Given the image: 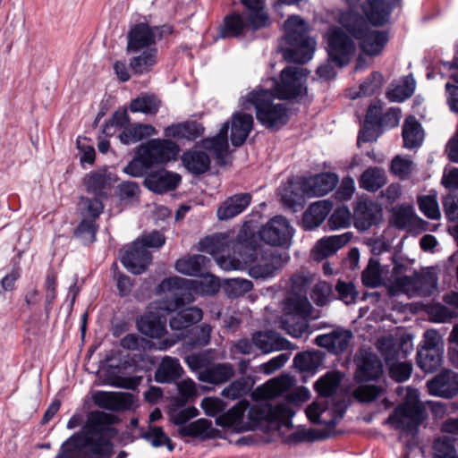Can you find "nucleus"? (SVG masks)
Listing matches in <instances>:
<instances>
[{"mask_svg":"<svg viewBox=\"0 0 458 458\" xmlns=\"http://www.w3.org/2000/svg\"><path fill=\"white\" fill-rule=\"evenodd\" d=\"M332 204L327 200H319L311 204L302 217L303 227L312 230L319 226L332 209Z\"/></svg>","mask_w":458,"mask_h":458,"instance_id":"c9c22d12","label":"nucleus"},{"mask_svg":"<svg viewBox=\"0 0 458 458\" xmlns=\"http://www.w3.org/2000/svg\"><path fill=\"white\" fill-rule=\"evenodd\" d=\"M383 280L379 263L370 260L366 269L362 272L363 284L369 287H377L381 284Z\"/></svg>","mask_w":458,"mask_h":458,"instance_id":"0e129e2a","label":"nucleus"},{"mask_svg":"<svg viewBox=\"0 0 458 458\" xmlns=\"http://www.w3.org/2000/svg\"><path fill=\"white\" fill-rule=\"evenodd\" d=\"M203 133V127L195 122H186L168 126L165 136L168 138L195 140Z\"/></svg>","mask_w":458,"mask_h":458,"instance_id":"c03bdc74","label":"nucleus"},{"mask_svg":"<svg viewBox=\"0 0 458 458\" xmlns=\"http://www.w3.org/2000/svg\"><path fill=\"white\" fill-rule=\"evenodd\" d=\"M305 21L299 15H290L284 21L285 37L289 45L284 57H312L316 50V41L307 35Z\"/></svg>","mask_w":458,"mask_h":458,"instance_id":"9d476101","label":"nucleus"},{"mask_svg":"<svg viewBox=\"0 0 458 458\" xmlns=\"http://www.w3.org/2000/svg\"><path fill=\"white\" fill-rule=\"evenodd\" d=\"M82 182L89 194L102 199L107 198L113 187L111 175L104 169L87 174Z\"/></svg>","mask_w":458,"mask_h":458,"instance_id":"5701e85b","label":"nucleus"},{"mask_svg":"<svg viewBox=\"0 0 458 458\" xmlns=\"http://www.w3.org/2000/svg\"><path fill=\"white\" fill-rule=\"evenodd\" d=\"M293 234V227L283 216L272 217L259 231V237L262 242L271 246L284 248L291 246Z\"/></svg>","mask_w":458,"mask_h":458,"instance_id":"9b49d317","label":"nucleus"},{"mask_svg":"<svg viewBox=\"0 0 458 458\" xmlns=\"http://www.w3.org/2000/svg\"><path fill=\"white\" fill-rule=\"evenodd\" d=\"M443 352L421 348L417 353V364L425 372L430 373L441 366Z\"/></svg>","mask_w":458,"mask_h":458,"instance_id":"09e8293b","label":"nucleus"},{"mask_svg":"<svg viewBox=\"0 0 458 458\" xmlns=\"http://www.w3.org/2000/svg\"><path fill=\"white\" fill-rule=\"evenodd\" d=\"M99 197H81L78 203V210L81 217L98 219L103 212L104 204Z\"/></svg>","mask_w":458,"mask_h":458,"instance_id":"8fccbe9b","label":"nucleus"},{"mask_svg":"<svg viewBox=\"0 0 458 458\" xmlns=\"http://www.w3.org/2000/svg\"><path fill=\"white\" fill-rule=\"evenodd\" d=\"M415 86V80L411 76H405L398 83L392 85L386 96L392 102H403L413 94Z\"/></svg>","mask_w":458,"mask_h":458,"instance_id":"de8ad7c7","label":"nucleus"},{"mask_svg":"<svg viewBox=\"0 0 458 458\" xmlns=\"http://www.w3.org/2000/svg\"><path fill=\"white\" fill-rule=\"evenodd\" d=\"M379 213L378 207L370 200L359 201L353 212L355 227L360 231H366L377 221Z\"/></svg>","mask_w":458,"mask_h":458,"instance_id":"2f4dec72","label":"nucleus"},{"mask_svg":"<svg viewBox=\"0 0 458 458\" xmlns=\"http://www.w3.org/2000/svg\"><path fill=\"white\" fill-rule=\"evenodd\" d=\"M342 378L340 372L327 373L315 383V389L320 395L331 396L336 392Z\"/></svg>","mask_w":458,"mask_h":458,"instance_id":"864d4df0","label":"nucleus"},{"mask_svg":"<svg viewBox=\"0 0 458 458\" xmlns=\"http://www.w3.org/2000/svg\"><path fill=\"white\" fill-rule=\"evenodd\" d=\"M97 219L81 217V221L76 229V234L86 243L93 242L96 240L98 231Z\"/></svg>","mask_w":458,"mask_h":458,"instance_id":"774afa93","label":"nucleus"},{"mask_svg":"<svg viewBox=\"0 0 458 458\" xmlns=\"http://www.w3.org/2000/svg\"><path fill=\"white\" fill-rule=\"evenodd\" d=\"M420 210L429 219H438L440 209L436 195H424L418 198Z\"/></svg>","mask_w":458,"mask_h":458,"instance_id":"69168bd1","label":"nucleus"},{"mask_svg":"<svg viewBox=\"0 0 458 458\" xmlns=\"http://www.w3.org/2000/svg\"><path fill=\"white\" fill-rule=\"evenodd\" d=\"M431 395L452 398L458 393V374L452 370H444L427 382Z\"/></svg>","mask_w":458,"mask_h":458,"instance_id":"f3484780","label":"nucleus"},{"mask_svg":"<svg viewBox=\"0 0 458 458\" xmlns=\"http://www.w3.org/2000/svg\"><path fill=\"white\" fill-rule=\"evenodd\" d=\"M183 369L178 359L165 356L155 373V379L159 383H170L181 377Z\"/></svg>","mask_w":458,"mask_h":458,"instance_id":"58836bf2","label":"nucleus"},{"mask_svg":"<svg viewBox=\"0 0 458 458\" xmlns=\"http://www.w3.org/2000/svg\"><path fill=\"white\" fill-rule=\"evenodd\" d=\"M358 39L360 50L367 55L375 56L381 54L388 41V34L386 31L368 30Z\"/></svg>","mask_w":458,"mask_h":458,"instance_id":"f704fd0d","label":"nucleus"},{"mask_svg":"<svg viewBox=\"0 0 458 458\" xmlns=\"http://www.w3.org/2000/svg\"><path fill=\"white\" fill-rule=\"evenodd\" d=\"M248 408L249 403L246 400L240 401L228 411L216 419V425L232 428L233 431L238 432L245 430L246 426L243 423V416Z\"/></svg>","mask_w":458,"mask_h":458,"instance_id":"7c9ffc66","label":"nucleus"},{"mask_svg":"<svg viewBox=\"0 0 458 458\" xmlns=\"http://www.w3.org/2000/svg\"><path fill=\"white\" fill-rule=\"evenodd\" d=\"M212 422L206 419H199L179 429L183 437H199L208 438L212 437Z\"/></svg>","mask_w":458,"mask_h":458,"instance_id":"3c124183","label":"nucleus"},{"mask_svg":"<svg viewBox=\"0 0 458 458\" xmlns=\"http://www.w3.org/2000/svg\"><path fill=\"white\" fill-rule=\"evenodd\" d=\"M151 253L140 242H135L122 257L123 265L131 273H143L151 262Z\"/></svg>","mask_w":458,"mask_h":458,"instance_id":"6ab92c4d","label":"nucleus"},{"mask_svg":"<svg viewBox=\"0 0 458 458\" xmlns=\"http://www.w3.org/2000/svg\"><path fill=\"white\" fill-rule=\"evenodd\" d=\"M339 182L334 173H321L306 178L302 183L303 191L309 196H323L333 191Z\"/></svg>","mask_w":458,"mask_h":458,"instance_id":"4be33fe9","label":"nucleus"},{"mask_svg":"<svg viewBox=\"0 0 458 458\" xmlns=\"http://www.w3.org/2000/svg\"><path fill=\"white\" fill-rule=\"evenodd\" d=\"M383 374V365L377 355L360 352L357 359V370L354 378L359 383L378 379Z\"/></svg>","mask_w":458,"mask_h":458,"instance_id":"a211bd4d","label":"nucleus"},{"mask_svg":"<svg viewBox=\"0 0 458 458\" xmlns=\"http://www.w3.org/2000/svg\"><path fill=\"white\" fill-rule=\"evenodd\" d=\"M202 317V310L197 307H190L177 312L169 321L171 329L175 333L159 342L157 349L165 351L174 346L185 336L183 331L191 325L200 321Z\"/></svg>","mask_w":458,"mask_h":458,"instance_id":"f8f14e48","label":"nucleus"},{"mask_svg":"<svg viewBox=\"0 0 458 458\" xmlns=\"http://www.w3.org/2000/svg\"><path fill=\"white\" fill-rule=\"evenodd\" d=\"M114 417L94 411L89 413L81 432L73 434L61 446L55 458H107L114 449L111 438L115 432L111 425Z\"/></svg>","mask_w":458,"mask_h":458,"instance_id":"f03ea898","label":"nucleus"},{"mask_svg":"<svg viewBox=\"0 0 458 458\" xmlns=\"http://www.w3.org/2000/svg\"><path fill=\"white\" fill-rule=\"evenodd\" d=\"M352 233L346 232L338 235L321 238L314 246L311 256L314 260L321 261L335 254L338 250L346 245L352 239Z\"/></svg>","mask_w":458,"mask_h":458,"instance_id":"412c9836","label":"nucleus"},{"mask_svg":"<svg viewBox=\"0 0 458 458\" xmlns=\"http://www.w3.org/2000/svg\"><path fill=\"white\" fill-rule=\"evenodd\" d=\"M293 378L288 375H282L268 380L266 384L257 387L253 396L259 400L249 411L250 417L256 420H279L284 425L289 426L294 411L291 403H300L310 398V392L305 387H298L287 396V402L275 406L267 403V400L276 398L287 393L293 386Z\"/></svg>","mask_w":458,"mask_h":458,"instance_id":"7ed1b4c3","label":"nucleus"},{"mask_svg":"<svg viewBox=\"0 0 458 458\" xmlns=\"http://www.w3.org/2000/svg\"><path fill=\"white\" fill-rule=\"evenodd\" d=\"M417 296L430 295L437 286V276L432 270L416 273Z\"/></svg>","mask_w":458,"mask_h":458,"instance_id":"5fc2aeb1","label":"nucleus"},{"mask_svg":"<svg viewBox=\"0 0 458 458\" xmlns=\"http://www.w3.org/2000/svg\"><path fill=\"white\" fill-rule=\"evenodd\" d=\"M352 214L345 206H339L331 215L328 224L332 230L344 229L350 226Z\"/></svg>","mask_w":458,"mask_h":458,"instance_id":"680f3d73","label":"nucleus"},{"mask_svg":"<svg viewBox=\"0 0 458 458\" xmlns=\"http://www.w3.org/2000/svg\"><path fill=\"white\" fill-rule=\"evenodd\" d=\"M174 33V26L168 23L151 26L148 22H139L127 33V51L135 54L142 52L144 55L138 57H156L157 42Z\"/></svg>","mask_w":458,"mask_h":458,"instance_id":"0eeeda50","label":"nucleus"},{"mask_svg":"<svg viewBox=\"0 0 458 458\" xmlns=\"http://www.w3.org/2000/svg\"><path fill=\"white\" fill-rule=\"evenodd\" d=\"M352 337L351 331L336 329L329 334L318 335L315 338V344L333 353H339L347 348Z\"/></svg>","mask_w":458,"mask_h":458,"instance_id":"c85d7f7f","label":"nucleus"},{"mask_svg":"<svg viewBox=\"0 0 458 458\" xmlns=\"http://www.w3.org/2000/svg\"><path fill=\"white\" fill-rule=\"evenodd\" d=\"M180 181L179 174L162 169L148 174L144 179V185L155 193H164L174 190Z\"/></svg>","mask_w":458,"mask_h":458,"instance_id":"b1692460","label":"nucleus"},{"mask_svg":"<svg viewBox=\"0 0 458 458\" xmlns=\"http://www.w3.org/2000/svg\"><path fill=\"white\" fill-rule=\"evenodd\" d=\"M201 250L215 256L217 265L224 270H238L243 265L249 264L252 260V254L254 252V241L243 240L242 233L238 234L237 241L233 242L232 249L233 250V256L219 255L229 249L230 245L225 243V238L221 236H215L207 238L201 242Z\"/></svg>","mask_w":458,"mask_h":458,"instance_id":"423d86ee","label":"nucleus"},{"mask_svg":"<svg viewBox=\"0 0 458 458\" xmlns=\"http://www.w3.org/2000/svg\"><path fill=\"white\" fill-rule=\"evenodd\" d=\"M327 44L328 57H348L356 50L354 41L341 28L329 30Z\"/></svg>","mask_w":458,"mask_h":458,"instance_id":"aec40b11","label":"nucleus"},{"mask_svg":"<svg viewBox=\"0 0 458 458\" xmlns=\"http://www.w3.org/2000/svg\"><path fill=\"white\" fill-rule=\"evenodd\" d=\"M227 132L228 123H225L215 137L207 138L202 141V147L211 151L219 162L223 161L227 155Z\"/></svg>","mask_w":458,"mask_h":458,"instance_id":"a19ab883","label":"nucleus"},{"mask_svg":"<svg viewBox=\"0 0 458 458\" xmlns=\"http://www.w3.org/2000/svg\"><path fill=\"white\" fill-rule=\"evenodd\" d=\"M433 458H458L454 441L447 437H438L433 445Z\"/></svg>","mask_w":458,"mask_h":458,"instance_id":"13d9d810","label":"nucleus"},{"mask_svg":"<svg viewBox=\"0 0 458 458\" xmlns=\"http://www.w3.org/2000/svg\"><path fill=\"white\" fill-rule=\"evenodd\" d=\"M411 270L407 261L394 259V267L388 278L389 293L396 295L405 293L409 296H417L416 272L408 274Z\"/></svg>","mask_w":458,"mask_h":458,"instance_id":"2eb2a0df","label":"nucleus"},{"mask_svg":"<svg viewBox=\"0 0 458 458\" xmlns=\"http://www.w3.org/2000/svg\"><path fill=\"white\" fill-rule=\"evenodd\" d=\"M424 409L419 400V391L408 387L405 401L399 404L386 422L394 428L413 434L425 418Z\"/></svg>","mask_w":458,"mask_h":458,"instance_id":"1a4fd4ad","label":"nucleus"},{"mask_svg":"<svg viewBox=\"0 0 458 458\" xmlns=\"http://www.w3.org/2000/svg\"><path fill=\"white\" fill-rule=\"evenodd\" d=\"M219 287L218 279L209 274L196 280L184 279L179 276L165 278L157 287V293L165 294L167 299L160 303L159 309L172 312L182 306V292L185 289L192 288L201 294L213 295L218 292Z\"/></svg>","mask_w":458,"mask_h":458,"instance_id":"39448f33","label":"nucleus"},{"mask_svg":"<svg viewBox=\"0 0 458 458\" xmlns=\"http://www.w3.org/2000/svg\"><path fill=\"white\" fill-rule=\"evenodd\" d=\"M243 10H235L224 19L217 38H242L249 30H258L270 25L265 10V0H240Z\"/></svg>","mask_w":458,"mask_h":458,"instance_id":"20e7f679","label":"nucleus"},{"mask_svg":"<svg viewBox=\"0 0 458 458\" xmlns=\"http://www.w3.org/2000/svg\"><path fill=\"white\" fill-rule=\"evenodd\" d=\"M137 327L141 334L157 339L162 338L166 332L165 321L150 311L137 320Z\"/></svg>","mask_w":458,"mask_h":458,"instance_id":"4c0bfd02","label":"nucleus"},{"mask_svg":"<svg viewBox=\"0 0 458 458\" xmlns=\"http://www.w3.org/2000/svg\"><path fill=\"white\" fill-rule=\"evenodd\" d=\"M94 403L103 409L110 411H123L130 409L133 398L128 393H114L98 391L93 395Z\"/></svg>","mask_w":458,"mask_h":458,"instance_id":"393cba45","label":"nucleus"},{"mask_svg":"<svg viewBox=\"0 0 458 458\" xmlns=\"http://www.w3.org/2000/svg\"><path fill=\"white\" fill-rule=\"evenodd\" d=\"M314 281V275L308 271H300L289 279L290 293L305 295L309 287Z\"/></svg>","mask_w":458,"mask_h":458,"instance_id":"4d7b16f0","label":"nucleus"},{"mask_svg":"<svg viewBox=\"0 0 458 458\" xmlns=\"http://www.w3.org/2000/svg\"><path fill=\"white\" fill-rule=\"evenodd\" d=\"M383 392V388L376 385L360 384L357 386L352 395L360 403H371Z\"/></svg>","mask_w":458,"mask_h":458,"instance_id":"052dcab7","label":"nucleus"},{"mask_svg":"<svg viewBox=\"0 0 458 458\" xmlns=\"http://www.w3.org/2000/svg\"><path fill=\"white\" fill-rule=\"evenodd\" d=\"M256 250L252 254V260L249 266V275L255 279L268 278L288 262L289 257L282 255L277 250H266L254 258Z\"/></svg>","mask_w":458,"mask_h":458,"instance_id":"ddd939ff","label":"nucleus"},{"mask_svg":"<svg viewBox=\"0 0 458 458\" xmlns=\"http://www.w3.org/2000/svg\"><path fill=\"white\" fill-rule=\"evenodd\" d=\"M253 344L263 353L291 348V343L272 331H259L252 335Z\"/></svg>","mask_w":458,"mask_h":458,"instance_id":"c756f323","label":"nucleus"},{"mask_svg":"<svg viewBox=\"0 0 458 458\" xmlns=\"http://www.w3.org/2000/svg\"><path fill=\"white\" fill-rule=\"evenodd\" d=\"M209 262V259L203 255H192L179 259L175 264V270L182 275L196 276L201 273Z\"/></svg>","mask_w":458,"mask_h":458,"instance_id":"37998d69","label":"nucleus"},{"mask_svg":"<svg viewBox=\"0 0 458 458\" xmlns=\"http://www.w3.org/2000/svg\"><path fill=\"white\" fill-rule=\"evenodd\" d=\"M339 21L354 38H360L369 30L368 20L352 8L341 13Z\"/></svg>","mask_w":458,"mask_h":458,"instance_id":"e433bc0d","label":"nucleus"},{"mask_svg":"<svg viewBox=\"0 0 458 458\" xmlns=\"http://www.w3.org/2000/svg\"><path fill=\"white\" fill-rule=\"evenodd\" d=\"M155 64V59H117L114 70L121 81H127L132 74L146 72Z\"/></svg>","mask_w":458,"mask_h":458,"instance_id":"bb28decb","label":"nucleus"},{"mask_svg":"<svg viewBox=\"0 0 458 458\" xmlns=\"http://www.w3.org/2000/svg\"><path fill=\"white\" fill-rule=\"evenodd\" d=\"M156 129L148 124L128 125L120 133V140L123 144H131L141 140L145 137L156 135Z\"/></svg>","mask_w":458,"mask_h":458,"instance_id":"49530a36","label":"nucleus"},{"mask_svg":"<svg viewBox=\"0 0 458 458\" xmlns=\"http://www.w3.org/2000/svg\"><path fill=\"white\" fill-rule=\"evenodd\" d=\"M253 126L251 114L236 113L231 122V142L233 146L242 145L249 136Z\"/></svg>","mask_w":458,"mask_h":458,"instance_id":"72a5a7b5","label":"nucleus"},{"mask_svg":"<svg viewBox=\"0 0 458 458\" xmlns=\"http://www.w3.org/2000/svg\"><path fill=\"white\" fill-rule=\"evenodd\" d=\"M444 304H435L430 308L429 315L433 321L446 323L458 318V293L452 292L444 295Z\"/></svg>","mask_w":458,"mask_h":458,"instance_id":"cd10ccee","label":"nucleus"},{"mask_svg":"<svg viewBox=\"0 0 458 458\" xmlns=\"http://www.w3.org/2000/svg\"><path fill=\"white\" fill-rule=\"evenodd\" d=\"M233 375L234 369L230 363H217L199 371L197 378L204 383L220 385L228 381Z\"/></svg>","mask_w":458,"mask_h":458,"instance_id":"473e14b6","label":"nucleus"},{"mask_svg":"<svg viewBox=\"0 0 458 458\" xmlns=\"http://www.w3.org/2000/svg\"><path fill=\"white\" fill-rule=\"evenodd\" d=\"M312 306L306 295L289 293L283 305L282 327L290 335L299 338L309 331L307 318Z\"/></svg>","mask_w":458,"mask_h":458,"instance_id":"6e6552de","label":"nucleus"},{"mask_svg":"<svg viewBox=\"0 0 458 458\" xmlns=\"http://www.w3.org/2000/svg\"><path fill=\"white\" fill-rule=\"evenodd\" d=\"M159 108V101L153 96H143L131 101L130 109L131 112H140L153 114Z\"/></svg>","mask_w":458,"mask_h":458,"instance_id":"bf43d9fd","label":"nucleus"},{"mask_svg":"<svg viewBox=\"0 0 458 458\" xmlns=\"http://www.w3.org/2000/svg\"><path fill=\"white\" fill-rule=\"evenodd\" d=\"M386 183V173L379 167H369L362 173L359 180L360 187L368 191H377Z\"/></svg>","mask_w":458,"mask_h":458,"instance_id":"a18cd8bd","label":"nucleus"},{"mask_svg":"<svg viewBox=\"0 0 458 458\" xmlns=\"http://www.w3.org/2000/svg\"><path fill=\"white\" fill-rule=\"evenodd\" d=\"M402 134L403 146L410 149L420 147L424 140V131L413 116L405 119Z\"/></svg>","mask_w":458,"mask_h":458,"instance_id":"ea45409f","label":"nucleus"},{"mask_svg":"<svg viewBox=\"0 0 458 458\" xmlns=\"http://www.w3.org/2000/svg\"><path fill=\"white\" fill-rule=\"evenodd\" d=\"M250 193H237L224 200L218 207L216 216L220 221H227L242 213L250 204Z\"/></svg>","mask_w":458,"mask_h":458,"instance_id":"a878e982","label":"nucleus"},{"mask_svg":"<svg viewBox=\"0 0 458 458\" xmlns=\"http://www.w3.org/2000/svg\"><path fill=\"white\" fill-rule=\"evenodd\" d=\"M138 149L151 167L175 159L178 146L169 140L153 139L139 146Z\"/></svg>","mask_w":458,"mask_h":458,"instance_id":"4468645a","label":"nucleus"},{"mask_svg":"<svg viewBox=\"0 0 458 458\" xmlns=\"http://www.w3.org/2000/svg\"><path fill=\"white\" fill-rule=\"evenodd\" d=\"M309 72L298 65L288 66L281 72V81L272 90L259 87L242 98L243 108L253 106L256 118L267 129L274 130L285 125L289 120L285 105L275 102V98L304 101L308 98L307 80Z\"/></svg>","mask_w":458,"mask_h":458,"instance_id":"f257e3e1","label":"nucleus"},{"mask_svg":"<svg viewBox=\"0 0 458 458\" xmlns=\"http://www.w3.org/2000/svg\"><path fill=\"white\" fill-rule=\"evenodd\" d=\"M252 287V282L248 279L230 278L225 282V291L231 298L242 296L250 292Z\"/></svg>","mask_w":458,"mask_h":458,"instance_id":"e2e57ef3","label":"nucleus"},{"mask_svg":"<svg viewBox=\"0 0 458 458\" xmlns=\"http://www.w3.org/2000/svg\"><path fill=\"white\" fill-rule=\"evenodd\" d=\"M332 285L327 282H318L314 285L310 297L318 306L327 305L332 299Z\"/></svg>","mask_w":458,"mask_h":458,"instance_id":"338daca9","label":"nucleus"},{"mask_svg":"<svg viewBox=\"0 0 458 458\" xmlns=\"http://www.w3.org/2000/svg\"><path fill=\"white\" fill-rule=\"evenodd\" d=\"M400 1L367 0V3L361 5V9L371 25L380 27L389 21L393 9L399 4Z\"/></svg>","mask_w":458,"mask_h":458,"instance_id":"dca6fc26","label":"nucleus"},{"mask_svg":"<svg viewBox=\"0 0 458 458\" xmlns=\"http://www.w3.org/2000/svg\"><path fill=\"white\" fill-rule=\"evenodd\" d=\"M323 361L320 352L310 351L298 353L293 360L295 367L301 371H314Z\"/></svg>","mask_w":458,"mask_h":458,"instance_id":"603ef678","label":"nucleus"},{"mask_svg":"<svg viewBox=\"0 0 458 458\" xmlns=\"http://www.w3.org/2000/svg\"><path fill=\"white\" fill-rule=\"evenodd\" d=\"M383 84V76L379 72H373L360 86L358 91H351L349 96L352 99L362 97H369L376 93Z\"/></svg>","mask_w":458,"mask_h":458,"instance_id":"6e6d98bb","label":"nucleus"},{"mask_svg":"<svg viewBox=\"0 0 458 458\" xmlns=\"http://www.w3.org/2000/svg\"><path fill=\"white\" fill-rule=\"evenodd\" d=\"M185 168L193 174H201L207 172L210 165L208 155L200 150L185 152L182 157Z\"/></svg>","mask_w":458,"mask_h":458,"instance_id":"79ce46f5","label":"nucleus"}]
</instances>
